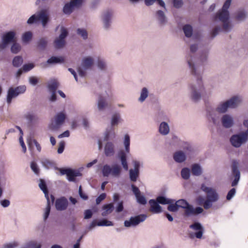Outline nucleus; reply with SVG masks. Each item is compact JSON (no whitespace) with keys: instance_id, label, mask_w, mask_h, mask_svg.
<instances>
[{"instance_id":"nucleus-42","label":"nucleus","mask_w":248,"mask_h":248,"mask_svg":"<svg viewBox=\"0 0 248 248\" xmlns=\"http://www.w3.org/2000/svg\"><path fill=\"white\" fill-rule=\"evenodd\" d=\"M229 108L227 102L219 104L216 108L220 113H224L227 111Z\"/></svg>"},{"instance_id":"nucleus-63","label":"nucleus","mask_w":248,"mask_h":248,"mask_svg":"<svg viewBox=\"0 0 248 248\" xmlns=\"http://www.w3.org/2000/svg\"><path fill=\"white\" fill-rule=\"evenodd\" d=\"M27 246L29 248H41V245L40 244H37L36 241H32L29 242Z\"/></svg>"},{"instance_id":"nucleus-55","label":"nucleus","mask_w":248,"mask_h":248,"mask_svg":"<svg viewBox=\"0 0 248 248\" xmlns=\"http://www.w3.org/2000/svg\"><path fill=\"white\" fill-rule=\"evenodd\" d=\"M176 202L177 204L178 208L181 207L185 209L189 204L188 202L184 199L179 200Z\"/></svg>"},{"instance_id":"nucleus-32","label":"nucleus","mask_w":248,"mask_h":248,"mask_svg":"<svg viewBox=\"0 0 248 248\" xmlns=\"http://www.w3.org/2000/svg\"><path fill=\"white\" fill-rule=\"evenodd\" d=\"M39 181L40 182L39 184V187L43 191L46 200L49 199L48 196V191L45 181L42 179H40Z\"/></svg>"},{"instance_id":"nucleus-57","label":"nucleus","mask_w":248,"mask_h":248,"mask_svg":"<svg viewBox=\"0 0 248 248\" xmlns=\"http://www.w3.org/2000/svg\"><path fill=\"white\" fill-rule=\"evenodd\" d=\"M169 204V205L168 206L167 209L169 211L175 212L178 210L179 208H178V206L177 205L176 202H175V204L171 203Z\"/></svg>"},{"instance_id":"nucleus-54","label":"nucleus","mask_w":248,"mask_h":248,"mask_svg":"<svg viewBox=\"0 0 248 248\" xmlns=\"http://www.w3.org/2000/svg\"><path fill=\"white\" fill-rule=\"evenodd\" d=\"M25 118L29 123H31L35 121L37 119V117L34 114L31 113H28L25 114Z\"/></svg>"},{"instance_id":"nucleus-59","label":"nucleus","mask_w":248,"mask_h":248,"mask_svg":"<svg viewBox=\"0 0 248 248\" xmlns=\"http://www.w3.org/2000/svg\"><path fill=\"white\" fill-rule=\"evenodd\" d=\"M137 202L142 205H145L147 203V200L145 197L142 195H139L138 197H136Z\"/></svg>"},{"instance_id":"nucleus-16","label":"nucleus","mask_w":248,"mask_h":248,"mask_svg":"<svg viewBox=\"0 0 248 248\" xmlns=\"http://www.w3.org/2000/svg\"><path fill=\"white\" fill-rule=\"evenodd\" d=\"M68 205V201L64 197L59 198L55 201V207L58 211H62L66 210Z\"/></svg>"},{"instance_id":"nucleus-64","label":"nucleus","mask_w":248,"mask_h":248,"mask_svg":"<svg viewBox=\"0 0 248 248\" xmlns=\"http://www.w3.org/2000/svg\"><path fill=\"white\" fill-rule=\"evenodd\" d=\"M93 212L91 210H85L84 212V218L88 219L91 218L93 216Z\"/></svg>"},{"instance_id":"nucleus-18","label":"nucleus","mask_w":248,"mask_h":248,"mask_svg":"<svg viewBox=\"0 0 248 248\" xmlns=\"http://www.w3.org/2000/svg\"><path fill=\"white\" fill-rule=\"evenodd\" d=\"M243 124L248 128L247 130L238 134L232 135L230 140H247L248 139V120H245Z\"/></svg>"},{"instance_id":"nucleus-19","label":"nucleus","mask_w":248,"mask_h":248,"mask_svg":"<svg viewBox=\"0 0 248 248\" xmlns=\"http://www.w3.org/2000/svg\"><path fill=\"white\" fill-rule=\"evenodd\" d=\"M150 205V211L154 214L160 213L162 211V207L159 204V203L155 200L152 199L149 201Z\"/></svg>"},{"instance_id":"nucleus-2","label":"nucleus","mask_w":248,"mask_h":248,"mask_svg":"<svg viewBox=\"0 0 248 248\" xmlns=\"http://www.w3.org/2000/svg\"><path fill=\"white\" fill-rule=\"evenodd\" d=\"M231 3V0H226L223 4L222 9L217 14L215 20L218 19L223 23L222 28L220 26L216 27L212 31L211 34L213 38L216 36L218 33L223 31L226 32L230 31L232 29V25L229 21V12L228 10Z\"/></svg>"},{"instance_id":"nucleus-3","label":"nucleus","mask_w":248,"mask_h":248,"mask_svg":"<svg viewBox=\"0 0 248 248\" xmlns=\"http://www.w3.org/2000/svg\"><path fill=\"white\" fill-rule=\"evenodd\" d=\"M48 20V16L46 11L42 10L37 12L35 14L31 16L28 19L27 22L28 24H31L38 21H41L42 26L45 28L46 26Z\"/></svg>"},{"instance_id":"nucleus-31","label":"nucleus","mask_w":248,"mask_h":248,"mask_svg":"<svg viewBox=\"0 0 248 248\" xmlns=\"http://www.w3.org/2000/svg\"><path fill=\"white\" fill-rule=\"evenodd\" d=\"M115 138V133L112 126L106 129L104 133V140H112Z\"/></svg>"},{"instance_id":"nucleus-56","label":"nucleus","mask_w":248,"mask_h":248,"mask_svg":"<svg viewBox=\"0 0 248 248\" xmlns=\"http://www.w3.org/2000/svg\"><path fill=\"white\" fill-rule=\"evenodd\" d=\"M20 45L16 43H14L11 48V51L15 54L17 53L20 50Z\"/></svg>"},{"instance_id":"nucleus-40","label":"nucleus","mask_w":248,"mask_h":248,"mask_svg":"<svg viewBox=\"0 0 248 248\" xmlns=\"http://www.w3.org/2000/svg\"><path fill=\"white\" fill-rule=\"evenodd\" d=\"M47 44V40L46 38H41L37 42V46L41 50H44Z\"/></svg>"},{"instance_id":"nucleus-58","label":"nucleus","mask_w":248,"mask_h":248,"mask_svg":"<svg viewBox=\"0 0 248 248\" xmlns=\"http://www.w3.org/2000/svg\"><path fill=\"white\" fill-rule=\"evenodd\" d=\"M247 16L246 13L244 11H239L237 14L236 18L239 20H244Z\"/></svg>"},{"instance_id":"nucleus-38","label":"nucleus","mask_w":248,"mask_h":248,"mask_svg":"<svg viewBox=\"0 0 248 248\" xmlns=\"http://www.w3.org/2000/svg\"><path fill=\"white\" fill-rule=\"evenodd\" d=\"M140 174V170H129V178L132 182H136Z\"/></svg>"},{"instance_id":"nucleus-33","label":"nucleus","mask_w":248,"mask_h":248,"mask_svg":"<svg viewBox=\"0 0 248 248\" xmlns=\"http://www.w3.org/2000/svg\"><path fill=\"white\" fill-rule=\"evenodd\" d=\"M18 95L16 94V93L14 90V87H10L9 88L7 92V99L6 101L8 104H10L12 99L16 98Z\"/></svg>"},{"instance_id":"nucleus-20","label":"nucleus","mask_w":248,"mask_h":248,"mask_svg":"<svg viewBox=\"0 0 248 248\" xmlns=\"http://www.w3.org/2000/svg\"><path fill=\"white\" fill-rule=\"evenodd\" d=\"M64 61L62 57H51L47 60L46 63L42 64V67H46L48 64H54L59 63H62Z\"/></svg>"},{"instance_id":"nucleus-44","label":"nucleus","mask_w":248,"mask_h":248,"mask_svg":"<svg viewBox=\"0 0 248 248\" xmlns=\"http://www.w3.org/2000/svg\"><path fill=\"white\" fill-rule=\"evenodd\" d=\"M50 208H51V206H50V201H49V199H48V200H47V204H46V207L45 208V212H44V216H43L44 220L45 221L47 219V218H48V217L49 215L50 212Z\"/></svg>"},{"instance_id":"nucleus-49","label":"nucleus","mask_w":248,"mask_h":248,"mask_svg":"<svg viewBox=\"0 0 248 248\" xmlns=\"http://www.w3.org/2000/svg\"><path fill=\"white\" fill-rule=\"evenodd\" d=\"M23 62V59L21 56L15 57L13 61V64L14 66L18 67Z\"/></svg>"},{"instance_id":"nucleus-22","label":"nucleus","mask_w":248,"mask_h":248,"mask_svg":"<svg viewBox=\"0 0 248 248\" xmlns=\"http://www.w3.org/2000/svg\"><path fill=\"white\" fill-rule=\"evenodd\" d=\"M156 17L160 25H165L168 22L167 17L165 13L161 10H158L155 14Z\"/></svg>"},{"instance_id":"nucleus-6","label":"nucleus","mask_w":248,"mask_h":248,"mask_svg":"<svg viewBox=\"0 0 248 248\" xmlns=\"http://www.w3.org/2000/svg\"><path fill=\"white\" fill-rule=\"evenodd\" d=\"M93 58L91 56H87L82 59L81 67L78 68V73L81 77H84L86 75L85 70L90 69L93 65Z\"/></svg>"},{"instance_id":"nucleus-29","label":"nucleus","mask_w":248,"mask_h":248,"mask_svg":"<svg viewBox=\"0 0 248 248\" xmlns=\"http://www.w3.org/2000/svg\"><path fill=\"white\" fill-rule=\"evenodd\" d=\"M173 159L176 162L182 163L186 160V156L182 151H177L174 154Z\"/></svg>"},{"instance_id":"nucleus-37","label":"nucleus","mask_w":248,"mask_h":248,"mask_svg":"<svg viewBox=\"0 0 248 248\" xmlns=\"http://www.w3.org/2000/svg\"><path fill=\"white\" fill-rule=\"evenodd\" d=\"M149 95V91L147 88L144 87L142 89L140 96L138 98V101L140 102H144Z\"/></svg>"},{"instance_id":"nucleus-5","label":"nucleus","mask_w":248,"mask_h":248,"mask_svg":"<svg viewBox=\"0 0 248 248\" xmlns=\"http://www.w3.org/2000/svg\"><path fill=\"white\" fill-rule=\"evenodd\" d=\"M147 218L145 214H140L135 216L131 217L129 219L125 220L124 224L125 227H136L140 223L144 222Z\"/></svg>"},{"instance_id":"nucleus-1","label":"nucleus","mask_w":248,"mask_h":248,"mask_svg":"<svg viewBox=\"0 0 248 248\" xmlns=\"http://www.w3.org/2000/svg\"><path fill=\"white\" fill-rule=\"evenodd\" d=\"M186 62L191 74L196 78V81L190 83L188 86L189 97L193 101L196 102L201 100L202 94L205 91V87L199 66L195 64L191 55L186 57Z\"/></svg>"},{"instance_id":"nucleus-11","label":"nucleus","mask_w":248,"mask_h":248,"mask_svg":"<svg viewBox=\"0 0 248 248\" xmlns=\"http://www.w3.org/2000/svg\"><path fill=\"white\" fill-rule=\"evenodd\" d=\"M220 114L217 108H209L207 111L208 120L215 125L218 124L219 122Z\"/></svg>"},{"instance_id":"nucleus-39","label":"nucleus","mask_w":248,"mask_h":248,"mask_svg":"<svg viewBox=\"0 0 248 248\" xmlns=\"http://www.w3.org/2000/svg\"><path fill=\"white\" fill-rule=\"evenodd\" d=\"M183 31L185 36L188 38L190 37L192 34L193 29L191 25L187 24L183 27Z\"/></svg>"},{"instance_id":"nucleus-43","label":"nucleus","mask_w":248,"mask_h":248,"mask_svg":"<svg viewBox=\"0 0 248 248\" xmlns=\"http://www.w3.org/2000/svg\"><path fill=\"white\" fill-rule=\"evenodd\" d=\"M32 37V33L31 31H28L24 33L22 36V40L24 43H28L31 40Z\"/></svg>"},{"instance_id":"nucleus-9","label":"nucleus","mask_w":248,"mask_h":248,"mask_svg":"<svg viewBox=\"0 0 248 248\" xmlns=\"http://www.w3.org/2000/svg\"><path fill=\"white\" fill-rule=\"evenodd\" d=\"M83 2V0H71L69 3L64 5L63 8V13L70 15L76 8L81 7Z\"/></svg>"},{"instance_id":"nucleus-12","label":"nucleus","mask_w":248,"mask_h":248,"mask_svg":"<svg viewBox=\"0 0 248 248\" xmlns=\"http://www.w3.org/2000/svg\"><path fill=\"white\" fill-rule=\"evenodd\" d=\"M15 33L14 31H9L4 34L2 38V42L0 44V49H4L11 42L15 41Z\"/></svg>"},{"instance_id":"nucleus-47","label":"nucleus","mask_w":248,"mask_h":248,"mask_svg":"<svg viewBox=\"0 0 248 248\" xmlns=\"http://www.w3.org/2000/svg\"><path fill=\"white\" fill-rule=\"evenodd\" d=\"M113 225V223L106 219H103L97 222L98 226H112Z\"/></svg>"},{"instance_id":"nucleus-4","label":"nucleus","mask_w":248,"mask_h":248,"mask_svg":"<svg viewBox=\"0 0 248 248\" xmlns=\"http://www.w3.org/2000/svg\"><path fill=\"white\" fill-rule=\"evenodd\" d=\"M102 171L104 177H108L111 175L113 177H117L121 172V168L117 164H114L111 167L106 164L103 166Z\"/></svg>"},{"instance_id":"nucleus-8","label":"nucleus","mask_w":248,"mask_h":248,"mask_svg":"<svg viewBox=\"0 0 248 248\" xmlns=\"http://www.w3.org/2000/svg\"><path fill=\"white\" fill-rule=\"evenodd\" d=\"M68 35V31L64 27H61V34L58 37L56 38L54 41V46L56 49H60L62 48L65 44V38Z\"/></svg>"},{"instance_id":"nucleus-61","label":"nucleus","mask_w":248,"mask_h":248,"mask_svg":"<svg viewBox=\"0 0 248 248\" xmlns=\"http://www.w3.org/2000/svg\"><path fill=\"white\" fill-rule=\"evenodd\" d=\"M213 203V202L212 201L206 199L202 205L205 209L207 210L212 206Z\"/></svg>"},{"instance_id":"nucleus-15","label":"nucleus","mask_w":248,"mask_h":248,"mask_svg":"<svg viewBox=\"0 0 248 248\" xmlns=\"http://www.w3.org/2000/svg\"><path fill=\"white\" fill-rule=\"evenodd\" d=\"M222 126L226 128L232 127L234 124L233 117L229 114H224L221 118Z\"/></svg>"},{"instance_id":"nucleus-7","label":"nucleus","mask_w":248,"mask_h":248,"mask_svg":"<svg viewBox=\"0 0 248 248\" xmlns=\"http://www.w3.org/2000/svg\"><path fill=\"white\" fill-rule=\"evenodd\" d=\"M65 119V115L63 112L58 113L51 121L49 128L51 130H55L60 127Z\"/></svg>"},{"instance_id":"nucleus-52","label":"nucleus","mask_w":248,"mask_h":248,"mask_svg":"<svg viewBox=\"0 0 248 248\" xmlns=\"http://www.w3.org/2000/svg\"><path fill=\"white\" fill-rule=\"evenodd\" d=\"M16 94L19 95L20 94L23 93L26 90V87L24 85L19 86L15 88H14Z\"/></svg>"},{"instance_id":"nucleus-23","label":"nucleus","mask_w":248,"mask_h":248,"mask_svg":"<svg viewBox=\"0 0 248 248\" xmlns=\"http://www.w3.org/2000/svg\"><path fill=\"white\" fill-rule=\"evenodd\" d=\"M105 154L107 156H112L114 154V146L111 141L106 143L104 148Z\"/></svg>"},{"instance_id":"nucleus-50","label":"nucleus","mask_w":248,"mask_h":248,"mask_svg":"<svg viewBox=\"0 0 248 248\" xmlns=\"http://www.w3.org/2000/svg\"><path fill=\"white\" fill-rule=\"evenodd\" d=\"M181 176L185 180H187L190 177V170L187 168H183L181 170Z\"/></svg>"},{"instance_id":"nucleus-60","label":"nucleus","mask_w":248,"mask_h":248,"mask_svg":"<svg viewBox=\"0 0 248 248\" xmlns=\"http://www.w3.org/2000/svg\"><path fill=\"white\" fill-rule=\"evenodd\" d=\"M77 33L78 35H80L84 39L87 38L88 34L86 31L84 29H78Z\"/></svg>"},{"instance_id":"nucleus-41","label":"nucleus","mask_w":248,"mask_h":248,"mask_svg":"<svg viewBox=\"0 0 248 248\" xmlns=\"http://www.w3.org/2000/svg\"><path fill=\"white\" fill-rule=\"evenodd\" d=\"M208 53L209 52L208 50H204L201 52L199 59L202 64H204L207 62L208 60Z\"/></svg>"},{"instance_id":"nucleus-26","label":"nucleus","mask_w":248,"mask_h":248,"mask_svg":"<svg viewBox=\"0 0 248 248\" xmlns=\"http://www.w3.org/2000/svg\"><path fill=\"white\" fill-rule=\"evenodd\" d=\"M118 157L120 158L122 165L125 170L128 169V164L126 160V155L124 151H120L118 153Z\"/></svg>"},{"instance_id":"nucleus-53","label":"nucleus","mask_w":248,"mask_h":248,"mask_svg":"<svg viewBox=\"0 0 248 248\" xmlns=\"http://www.w3.org/2000/svg\"><path fill=\"white\" fill-rule=\"evenodd\" d=\"M31 168V170L34 172V173L36 175H39L40 173V169L38 167L37 163L34 161H32L30 165Z\"/></svg>"},{"instance_id":"nucleus-62","label":"nucleus","mask_w":248,"mask_h":248,"mask_svg":"<svg viewBox=\"0 0 248 248\" xmlns=\"http://www.w3.org/2000/svg\"><path fill=\"white\" fill-rule=\"evenodd\" d=\"M236 193V190L234 188H232L228 193L226 199L227 200H231L235 195Z\"/></svg>"},{"instance_id":"nucleus-14","label":"nucleus","mask_w":248,"mask_h":248,"mask_svg":"<svg viewBox=\"0 0 248 248\" xmlns=\"http://www.w3.org/2000/svg\"><path fill=\"white\" fill-rule=\"evenodd\" d=\"M112 13L109 11L104 12L101 16V20L103 23V28L108 30L111 26Z\"/></svg>"},{"instance_id":"nucleus-24","label":"nucleus","mask_w":248,"mask_h":248,"mask_svg":"<svg viewBox=\"0 0 248 248\" xmlns=\"http://www.w3.org/2000/svg\"><path fill=\"white\" fill-rule=\"evenodd\" d=\"M82 174L79 170H74L70 169L67 175V179L70 182H75V177L78 176H81Z\"/></svg>"},{"instance_id":"nucleus-27","label":"nucleus","mask_w":248,"mask_h":248,"mask_svg":"<svg viewBox=\"0 0 248 248\" xmlns=\"http://www.w3.org/2000/svg\"><path fill=\"white\" fill-rule=\"evenodd\" d=\"M40 161L42 166L46 169H50L55 166V162L47 158H42Z\"/></svg>"},{"instance_id":"nucleus-46","label":"nucleus","mask_w":248,"mask_h":248,"mask_svg":"<svg viewBox=\"0 0 248 248\" xmlns=\"http://www.w3.org/2000/svg\"><path fill=\"white\" fill-rule=\"evenodd\" d=\"M97 64L98 68L101 70H105L107 69L106 62L103 59L98 58Z\"/></svg>"},{"instance_id":"nucleus-10","label":"nucleus","mask_w":248,"mask_h":248,"mask_svg":"<svg viewBox=\"0 0 248 248\" xmlns=\"http://www.w3.org/2000/svg\"><path fill=\"white\" fill-rule=\"evenodd\" d=\"M202 190L207 194L206 198L213 202H216L219 199L218 194L214 189L206 186L204 184L201 186Z\"/></svg>"},{"instance_id":"nucleus-51","label":"nucleus","mask_w":248,"mask_h":248,"mask_svg":"<svg viewBox=\"0 0 248 248\" xmlns=\"http://www.w3.org/2000/svg\"><path fill=\"white\" fill-rule=\"evenodd\" d=\"M120 119V115L119 114H114L112 115L111 121V125L112 126L117 125L119 120Z\"/></svg>"},{"instance_id":"nucleus-45","label":"nucleus","mask_w":248,"mask_h":248,"mask_svg":"<svg viewBox=\"0 0 248 248\" xmlns=\"http://www.w3.org/2000/svg\"><path fill=\"white\" fill-rule=\"evenodd\" d=\"M27 143L28 145L29 148L31 150L33 148V145H35L37 150L40 152L41 147L40 144L37 142V140H27Z\"/></svg>"},{"instance_id":"nucleus-17","label":"nucleus","mask_w":248,"mask_h":248,"mask_svg":"<svg viewBox=\"0 0 248 248\" xmlns=\"http://www.w3.org/2000/svg\"><path fill=\"white\" fill-rule=\"evenodd\" d=\"M189 228L196 231L195 233V236L196 238L200 239L202 237L204 232V228L200 223L195 222L190 225Z\"/></svg>"},{"instance_id":"nucleus-28","label":"nucleus","mask_w":248,"mask_h":248,"mask_svg":"<svg viewBox=\"0 0 248 248\" xmlns=\"http://www.w3.org/2000/svg\"><path fill=\"white\" fill-rule=\"evenodd\" d=\"M114 209L113 204L111 203L105 204L102 207L103 212L101 215L103 217H106L112 213Z\"/></svg>"},{"instance_id":"nucleus-30","label":"nucleus","mask_w":248,"mask_h":248,"mask_svg":"<svg viewBox=\"0 0 248 248\" xmlns=\"http://www.w3.org/2000/svg\"><path fill=\"white\" fill-rule=\"evenodd\" d=\"M159 132L163 135H167L170 132V126L165 122L161 123L159 127Z\"/></svg>"},{"instance_id":"nucleus-35","label":"nucleus","mask_w":248,"mask_h":248,"mask_svg":"<svg viewBox=\"0 0 248 248\" xmlns=\"http://www.w3.org/2000/svg\"><path fill=\"white\" fill-rule=\"evenodd\" d=\"M156 201L159 203L164 205L170 204L171 203H173L175 202V201L173 200L167 198L162 196H158L156 199Z\"/></svg>"},{"instance_id":"nucleus-34","label":"nucleus","mask_w":248,"mask_h":248,"mask_svg":"<svg viewBox=\"0 0 248 248\" xmlns=\"http://www.w3.org/2000/svg\"><path fill=\"white\" fill-rule=\"evenodd\" d=\"M191 172L194 176H200L202 174V170L201 167L198 164H194L191 166Z\"/></svg>"},{"instance_id":"nucleus-21","label":"nucleus","mask_w":248,"mask_h":248,"mask_svg":"<svg viewBox=\"0 0 248 248\" xmlns=\"http://www.w3.org/2000/svg\"><path fill=\"white\" fill-rule=\"evenodd\" d=\"M241 101V98L238 96H233L229 100L226 101L229 108H236L240 103Z\"/></svg>"},{"instance_id":"nucleus-48","label":"nucleus","mask_w":248,"mask_h":248,"mask_svg":"<svg viewBox=\"0 0 248 248\" xmlns=\"http://www.w3.org/2000/svg\"><path fill=\"white\" fill-rule=\"evenodd\" d=\"M108 104L105 100L102 97H100L98 101V108L100 110H103L107 106Z\"/></svg>"},{"instance_id":"nucleus-25","label":"nucleus","mask_w":248,"mask_h":248,"mask_svg":"<svg viewBox=\"0 0 248 248\" xmlns=\"http://www.w3.org/2000/svg\"><path fill=\"white\" fill-rule=\"evenodd\" d=\"M6 181L5 170L3 166L0 168V198L3 194V189L1 186L2 184H5Z\"/></svg>"},{"instance_id":"nucleus-13","label":"nucleus","mask_w":248,"mask_h":248,"mask_svg":"<svg viewBox=\"0 0 248 248\" xmlns=\"http://www.w3.org/2000/svg\"><path fill=\"white\" fill-rule=\"evenodd\" d=\"M239 163L236 160L232 161V173L234 177V180L232 182V186H236L240 180V172L238 169Z\"/></svg>"},{"instance_id":"nucleus-36","label":"nucleus","mask_w":248,"mask_h":248,"mask_svg":"<svg viewBox=\"0 0 248 248\" xmlns=\"http://www.w3.org/2000/svg\"><path fill=\"white\" fill-rule=\"evenodd\" d=\"M59 86V83L56 79H52L48 83L47 87L49 92H56Z\"/></svg>"}]
</instances>
